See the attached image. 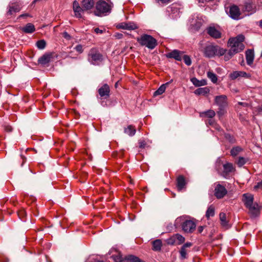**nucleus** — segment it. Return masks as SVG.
Returning a JSON list of instances; mask_svg holds the SVG:
<instances>
[{"label": "nucleus", "instance_id": "57", "mask_svg": "<svg viewBox=\"0 0 262 262\" xmlns=\"http://www.w3.org/2000/svg\"><path fill=\"white\" fill-rule=\"evenodd\" d=\"M29 16V14L28 13H25V14H21L19 16V17H27Z\"/></svg>", "mask_w": 262, "mask_h": 262}, {"label": "nucleus", "instance_id": "39", "mask_svg": "<svg viewBox=\"0 0 262 262\" xmlns=\"http://www.w3.org/2000/svg\"><path fill=\"white\" fill-rule=\"evenodd\" d=\"M174 237L177 241V245H180L183 243L185 241V238L179 234H174Z\"/></svg>", "mask_w": 262, "mask_h": 262}, {"label": "nucleus", "instance_id": "29", "mask_svg": "<svg viewBox=\"0 0 262 262\" xmlns=\"http://www.w3.org/2000/svg\"><path fill=\"white\" fill-rule=\"evenodd\" d=\"M152 249L155 251H159L162 247V241L161 239H156L152 242Z\"/></svg>", "mask_w": 262, "mask_h": 262}, {"label": "nucleus", "instance_id": "20", "mask_svg": "<svg viewBox=\"0 0 262 262\" xmlns=\"http://www.w3.org/2000/svg\"><path fill=\"white\" fill-rule=\"evenodd\" d=\"M52 56L51 54H45L38 59V62L42 65H46L50 62Z\"/></svg>", "mask_w": 262, "mask_h": 262}, {"label": "nucleus", "instance_id": "25", "mask_svg": "<svg viewBox=\"0 0 262 262\" xmlns=\"http://www.w3.org/2000/svg\"><path fill=\"white\" fill-rule=\"evenodd\" d=\"M244 198V203L246 207L251 205L253 203V195L250 194H244L243 195Z\"/></svg>", "mask_w": 262, "mask_h": 262}, {"label": "nucleus", "instance_id": "42", "mask_svg": "<svg viewBox=\"0 0 262 262\" xmlns=\"http://www.w3.org/2000/svg\"><path fill=\"white\" fill-rule=\"evenodd\" d=\"M225 139L231 143H234L235 142V139L232 135L226 134L225 135Z\"/></svg>", "mask_w": 262, "mask_h": 262}, {"label": "nucleus", "instance_id": "16", "mask_svg": "<svg viewBox=\"0 0 262 262\" xmlns=\"http://www.w3.org/2000/svg\"><path fill=\"white\" fill-rule=\"evenodd\" d=\"M95 4L94 0H82L81 1V6L85 11L91 12V10L95 7Z\"/></svg>", "mask_w": 262, "mask_h": 262}, {"label": "nucleus", "instance_id": "51", "mask_svg": "<svg viewBox=\"0 0 262 262\" xmlns=\"http://www.w3.org/2000/svg\"><path fill=\"white\" fill-rule=\"evenodd\" d=\"M251 7H252V6H251V4L250 3H247L245 5V8L248 11H250V9L251 8Z\"/></svg>", "mask_w": 262, "mask_h": 262}, {"label": "nucleus", "instance_id": "26", "mask_svg": "<svg viewBox=\"0 0 262 262\" xmlns=\"http://www.w3.org/2000/svg\"><path fill=\"white\" fill-rule=\"evenodd\" d=\"M172 81V80L169 82H166V83L161 85L159 88L154 92V96L162 94L165 92L166 86L168 85Z\"/></svg>", "mask_w": 262, "mask_h": 262}, {"label": "nucleus", "instance_id": "35", "mask_svg": "<svg viewBox=\"0 0 262 262\" xmlns=\"http://www.w3.org/2000/svg\"><path fill=\"white\" fill-rule=\"evenodd\" d=\"M243 149L239 146L234 147L231 149L230 151L231 155L233 157H235Z\"/></svg>", "mask_w": 262, "mask_h": 262}, {"label": "nucleus", "instance_id": "18", "mask_svg": "<svg viewBox=\"0 0 262 262\" xmlns=\"http://www.w3.org/2000/svg\"><path fill=\"white\" fill-rule=\"evenodd\" d=\"M186 185L185 178L182 175L179 176L177 178V187L179 191L182 190Z\"/></svg>", "mask_w": 262, "mask_h": 262}, {"label": "nucleus", "instance_id": "23", "mask_svg": "<svg viewBox=\"0 0 262 262\" xmlns=\"http://www.w3.org/2000/svg\"><path fill=\"white\" fill-rule=\"evenodd\" d=\"M246 59L247 63L250 66L253 63L254 60V52L252 50H248L246 52Z\"/></svg>", "mask_w": 262, "mask_h": 262}, {"label": "nucleus", "instance_id": "9", "mask_svg": "<svg viewBox=\"0 0 262 262\" xmlns=\"http://www.w3.org/2000/svg\"><path fill=\"white\" fill-rule=\"evenodd\" d=\"M226 12L229 16L232 19L237 20L240 18L241 13L239 9L235 5L231 6L229 8V11L227 9Z\"/></svg>", "mask_w": 262, "mask_h": 262}, {"label": "nucleus", "instance_id": "33", "mask_svg": "<svg viewBox=\"0 0 262 262\" xmlns=\"http://www.w3.org/2000/svg\"><path fill=\"white\" fill-rule=\"evenodd\" d=\"M112 257L115 262H126V256L123 258L120 253L117 255H113Z\"/></svg>", "mask_w": 262, "mask_h": 262}, {"label": "nucleus", "instance_id": "22", "mask_svg": "<svg viewBox=\"0 0 262 262\" xmlns=\"http://www.w3.org/2000/svg\"><path fill=\"white\" fill-rule=\"evenodd\" d=\"M20 9V6L18 4H12L11 5H10L9 7V10L7 13L11 15L19 12Z\"/></svg>", "mask_w": 262, "mask_h": 262}, {"label": "nucleus", "instance_id": "34", "mask_svg": "<svg viewBox=\"0 0 262 262\" xmlns=\"http://www.w3.org/2000/svg\"><path fill=\"white\" fill-rule=\"evenodd\" d=\"M214 207L212 205L210 206L206 212V217L209 219L211 216H213L214 215Z\"/></svg>", "mask_w": 262, "mask_h": 262}, {"label": "nucleus", "instance_id": "4", "mask_svg": "<svg viewBox=\"0 0 262 262\" xmlns=\"http://www.w3.org/2000/svg\"><path fill=\"white\" fill-rule=\"evenodd\" d=\"M137 40L142 46H145L150 49H153L157 46L156 39L150 35L143 34L137 38Z\"/></svg>", "mask_w": 262, "mask_h": 262}, {"label": "nucleus", "instance_id": "46", "mask_svg": "<svg viewBox=\"0 0 262 262\" xmlns=\"http://www.w3.org/2000/svg\"><path fill=\"white\" fill-rule=\"evenodd\" d=\"M253 189L254 190H257L258 189L262 190V181L258 182L257 184L254 186Z\"/></svg>", "mask_w": 262, "mask_h": 262}, {"label": "nucleus", "instance_id": "2", "mask_svg": "<svg viewBox=\"0 0 262 262\" xmlns=\"http://www.w3.org/2000/svg\"><path fill=\"white\" fill-rule=\"evenodd\" d=\"M112 7L113 4L110 0H98L95 4L94 14L99 17L107 15L111 12Z\"/></svg>", "mask_w": 262, "mask_h": 262}, {"label": "nucleus", "instance_id": "30", "mask_svg": "<svg viewBox=\"0 0 262 262\" xmlns=\"http://www.w3.org/2000/svg\"><path fill=\"white\" fill-rule=\"evenodd\" d=\"M209 92V89L207 87L200 88L195 90L194 92V94L198 95H204Z\"/></svg>", "mask_w": 262, "mask_h": 262}, {"label": "nucleus", "instance_id": "54", "mask_svg": "<svg viewBox=\"0 0 262 262\" xmlns=\"http://www.w3.org/2000/svg\"><path fill=\"white\" fill-rule=\"evenodd\" d=\"M204 229V226H199L198 228V231L199 233H201Z\"/></svg>", "mask_w": 262, "mask_h": 262}, {"label": "nucleus", "instance_id": "61", "mask_svg": "<svg viewBox=\"0 0 262 262\" xmlns=\"http://www.w3.org/2000/svg\"><path fill=\"white\" fill-rule=\"evenodd\" d=\"M94 262H103V261H101V260H95Z\"/></svg>", "mask_w": 262, "mask_h": 262}, {"label": "nucleus", "instance_id": "44", "mask_svg": "<svg viewBox=\"0 0 262 262\" xmlns=\"http://www.w3.org/2000/svg\"><path fill=\"white\" fill-rule=\"evenodd\" d=\"M18 216L21 219L23 220L24 217L26 215V212L24 209L20 210L18 211Z\"/></svg>", "mask_w": 262, "mask_h": 262}, {"label": "nucleus", "instance_id": "36", "mask_svg": "<svg viewBox=\"0 0 262 262\" xmlns=\"http://www.w3.org/2000/svg\"><path fill=\"white\" fill-rule=\"evenodd\" d=\"M220 219L221 222V224L223 226L226 227L228 225L227 221L226 220V214L223 212L220 214Z\"/></svg>", "mask_w": 262, "mask_h": 262}, {"label": "nucleus", "instance_id": "17", "mask_svg": "<svg viewBox=\"0 0 262 262\" xmlns=\"http://www.w3.org/2000/svg\"><path fill=\"white\" fill-rule=\"evenodd\" d=\"M191 246L192 244L191 243H186L183 245L180 250L181 259H184L187 258L188 250L187 249Z\"/></svg>", "mask_w": 262, "mask_h": 262}, {"label": "nucleus", "instance_id": "64", "mask_svg": "<svg viewBox=\"0 0 262 262\" xmlns=\"http://www.w3.org/2000/svg\"><path fill=\"white\" fill-rule=\"evenodd\" d=\"M261 262H262V260L261 261Z\"/></svg>", "mask_w": 262, "mask_h": 262}, {"label": "nucleus", "instance_id": "12", "mask_svg": "<svg viewBox=\"0 0 262 262\" xmlns=\"http://www.w3.org/2000/svg\"><path fill=\"white\" fill-rule=\"evenodd\" d=\"M246 207L248 209L249 213L251 217H255L259 214L260 207L257 203H254Z\"/></svg>", "mask_w": 262, "mask_h": 262}, {"label": "nucleus", "instance_id": "27", "mask_svg": "<svg viewBox=\"0 0 262 262\" xmlns=\"http://www.w3.org/2000/svg\"><path fill=\"white\" fill-rule=\"evenodd\" d=\"M215 115V112L212 110H209L206 111L202 112L200 113V116L201 117H208L212 118Z\"/></svg>", "mask_w": 262, "mask_h": 262}, {"label": "nucleus", "instance_id": "32", "mask_svg": "<svg viewBox=\"0 0 262 262\" xmlns=\"http://www.w3.org/2000/svg\"><path fill=\"white\" fill-rule=\"evenodd\" d=\"M126 262H145L138 257L134 255L126 256Z\"/></svg>", "mask_w": 262, "mask_h": 262}, {"label": "nucleus", "instance_id": "31", "mask_svg": "<svg viewBox=\"0 0 262 262\" xmlns=\"http://www.w3.org/2000/svg\"><path fill=\"white\" fill-rule=\"evenodd\" d=\"M191 81L193 83V84L196 86H201L207 84V81L205 79L199 80L196 78H193L191 79Z\"/></svg>", "mask_w": 262, "mask_h": 262}, {"label": "nucleus", "instance_id": "59", "mask_svg": "<svg viewBox=\"0 0 262 262\" xmlns=\"http://www.w3.org/2000/svg\"><path fill=\"white\" fill-rule=\"evenodd\" d=\"M259 26L260 27H262V19L260 20L259 21Z\"/></svg>", "mask_w": 262, "mask_h": 262}, {"label": "nucleus", "instance_id": "37", "mask_svg": "<svg viewBox=\"0 0 262 262\" xmlns=\"http://www.w3.org/2000/svg\"><path fill=\"white\" fill-rule=\"evenodd\" d=\"M207 76L210 79L211 81L215 83L217 82V78L216 75L213 73L212 72L209 71L207 72Z\"/></svg>", "mask_w": 262, "mask_h": 262}, {"label": "nucleus", "instance_id": "45", "mask_svg": "<svg viewBox=\"0 0 262 262\" xmlns=\"http://www.w3.org/2000/svg\"><path fill=\"white\" fill-rule=\"evenodd\" d=\"M74 49L79 53H82L83 51V47L81 45H78Z\"/></svg>", "mask_w": 262, "mask_h": 262}, {"label": "nucleus", "instance_id": "5", "mask_svg": "<svg viewBox=\"0 0 262 262\" xmlns=\"http://www.w3.org/2000/svg\"><path fill=\"white\" fill-rule=\"evenodd\" d=\"M88 60L93 65H99L103 60V55L97 49L93 48L89 52Z\"/></svg>", "mask_w": 262, "mask_h": 262}, {"label": "nucleus", "instance_id": "10", "mask_svg": "<svg viewBox=\"0 0 262 262\" xmlns=\"http://www.w3.org/2000/svg\"><path fill=\"white\" fill-rule=\"evenodd\" d=\"M73 9L74 12V16L78 18L82 17V13L85 11L82 6H80L79 3L77 1H74L73 3Z\"/></svg>", "mask_w": 262, "mask_h": 262}, {"label": "nucleus", "instance_id": "63", "mask_svg": "<svg viewBox=\"0 0 262 262\" xmlns=\"http://www.w3.org/2000/svg\"><path fill=\"white\" fill-rule=\"evenodd\" d=\"M115 86H117V83H116Z\"/></svg>", "mask_w": 262, "mask_h": 262}, {"label": "nucleus", "instance_id": "50", "mask_svg": "<svg viewBox=\"0 0 262 262\" xmlns=\"http://www.w3.org/2000/svg\"><path fill=\"white\" fill-rule=\"evenodd\" d=\"M63 37L64 38H65L66 39H67L68 40L71 39V36L67 32H64L63 33Z\"/></svg>", "mask_w": 262, "mask_h": 262}, {"label": "nucleus", "instance_id": "55", "mask_svg": "<svg viewBox=\"0 0 262 262\" xmlns=\"http://www.w3.org/2000/svg\"><path fill=\"white\" fill-rule=\"evenodd\" d=\"M239 105H243V106L246 107L248 106V104L245 102H239L238 103Z\"/></svg>", "mask_w": 262, "mask_h": 262}, {"label": "nucleus", "instance_id": "58", "mask_svg": "<svg viewBox=\"0 0 262 262\" xmlns=\"http://www.w3.org/2000/svg\"><path fill=\"white\" fill-rule=\"evenodd\" d=\"M211 0H199L200 3H204L207 2H209Z\"/></svg>", "mask_w": 262, "mask_h": 262}, {"label": "nucleus", "instance_id": "11", "mask_svg": "<svg viewBox=\"0 0 262 262\" xmlns=\"http://www.w3.org/2000/svg\"><path fill=\"white\" fill-rule=\"evenodd\" d=\"M206 31L207 34L213 38L219 39L221 38V32L214 26H209L207 27Z\"/></svg>", "mask_w": 262, "mask_h": 262}, {"label": "nucleus", "instance_id": "15", "mask_svg": "<svg viewBox=\"0 0 262 262\" xmlns=\"http://www.w3.org/2000/svg\"><path fill=\"white\" fill-rule=\"evenodd\" d=\"M234 170L235 168L232 163H226L223 165V171L222 172V176L225 178H227L229 173Z\"/></svg>", "mask_w": 262, "mask_h": 262}, {"label": "nucleus", "instance_id": "8", "mask_svg": "<svg viewBox=\"0 0 262 262\" xmlns=\"http://www.w3.org/2000/svg\"><path fill=\"white\" fill-rule=\"evenodd\" d=\"M183 230L186 233L193 232L196 228V224L193 220H186L182 224Z\"/></svg>", "mask_w": 262, "mask_h": 262}, {"label": "nucleus", "instance_id": "47", "mask_svg": "<svg viewBox=\"0 0 262 262\" xmlns=\"http://www.w3.org/2000/svg\"><path fill=\"white\" fill-rule=\"evenodd\" d=\"M254 111L257 112L258 114H262V105L254 108Z\"/></svg>", "mask_w": 262, "mask_h": 262}, {"label": "nucleus", "instance_id": "62", "mask_svg": "<svg viewBox=\"0 0 262 262\" xmlns=\"http://www.w3.org/2000/svg\"><path fill=\"white\" fill-rule=\"evenodd\" d=\"M209 123H210V124H211L212 122H211V121H210Z\"/></svg>", "mask_w": 262, "mask_h": 262}, {"label": "nucleus", "instance_id": "60", "mask_svg": "<svg viewBox=\"0 0 262 262\" xmlns=\"http://www.w3.org/2000/svg\"><path fill=\"white\" fill-rule=\"evenodd\" d=\"M144 145V144L143 143H141L140 147H143Z\"/></svg>", "mask_w": 262, "mask_h": 262}, {"label": "nucleus", "instance_id": "13", "mask_svg": "<svg viewBox=\"0 0 262 262\" xmlns=\"http://www.w3.org/2000/svg\"><path fill=\"white\" fill-rule=\"evenodd\" d=\"M183 52L178 50H173L170 52L166 54V57L168 58H173L177 61H181L182 59V55Z\"/></svg>", "mask_w": 262, "mask_h": 262}, {"label": "nucleus", "instance_id": "21", "mask_svg": "<svg viewBox=\"0 0 262 262\" xmlns=\"http://www.w3.org/2000/svg\"><path fill=\"white\" fill-rule=\"evenodd\" d=\"M117 27L119 29H122L125 30H134L137 28L136 25L132 23H122L118 24Z\"/></svg>", "mask_w": 262, "mask_h": 262}, {"label": "nucleus", "instance_id": "41", "mask_svg": "<svg viewBox=\"0 0 262 262\" xmlns=\"http://www.w3.org/2000/svg\"><path fill=\"white\" fill-rule=\"evenodd\" d=\"M182 58L183 59L184 62L187 66H190L191 64V60L190 57L187 55H182Z\"/></svg>", "mask_w": 262, "mask_h": 262}, {"label": "nucleus", "instance_id": "7", "mask_svg": "<svg viewBox=\"0 0 262 262\" xmlns=\"http://www.w3.org/2000/svg\"><path fill=\"white\" fill-rule=\"evenodd\" d=\"M227 193L226 188L221 184L217 183L215 184L214 190V195L218 199L223 198Z\"/></svg>", "mask_w": 262, "mask_h": 262}, {"label": "nucleus", "instance_id": "24", "mask_svg": "<svg viewBox=\"0 0 262 262\" xmlns=\"http://www.w3.org/2000/svg\"><path fill=\"white\" fill-rule=\"evenodd\" d=\"M21 30L26 33H32L35 31V28L34 25L28 23L25 27H22Z\"/></svg>", "mask_w": 262, "mask_h": 262}, {"label": "nucleus", "instance_id": "14", "mask_svg": "<svg viewBox=\"0 0 262 262\" xmlns=\"http://www.w3.org/2000/svg\"><path fill=\"white\" fill-rule=\"evenodd\" d=\"M101 97L106 99L110 96V89L108 84H104L98 90Z\"/></svg>", "mask_w": 262, "mask_h": 262}, {"label": "nucleus", "instance_id": "28", "mask_svg": "<svg viewBox=\"0 0 262 262\" xmlns=\"http://www.w3.org/2000/svg\"><path fill=\"white\" fill-rule=\"evenodd\" d=\"M124 132L128 136H133L136 134V129L134 126L129 125L127 127L124 128Z\"/></svg>", "mask_w": 262, "mask_h": 262}, {"label": "nucleus", "instance_id": "38", "mask_svg": "<svg viewBox=\"0 0 262 262\" xmlns=\"http://www.w3.org/2000/svg\"><path fill=\"white\" fill-rule=\"evenodd\" d=\"M36 45L38 49L42 50L44 49L46 46V42L43 39L39 40L36 42Z\"/></svg>", "mask_w": 262, "mask_h": 262}, {"label": "nucleus", "instance_id": "1", "mask_svg": "<svg viewBox=\"0 0 262 262\" xmlns=\"http://www.w3.org/2000/svg\"><path fill=\"white\" fill-rule=\"evenodd\" d=\"M245 37L243 35H239L234 38L229 39L228 45L230 48L227 54H224V59L226 61L229 60L234 54L242 51L245 46L243 44Z\"/></svg>", "mask_w": 262, "mask_h": 262}, {"label": "nucleus", "instance_id": "19", "mask_svg": "<svg viewBox=\"0 0 262 262\" xmlns=\"http://www.w3.org/2000/svg\"><path fill=\"white\" fill-rule=\"evenodd\" d=\"M239 77L249 78L250 75L244 71H234L230 74V77L232 80H234Z\"/></svg>", "mask_w": 262, "mask_h": 262}, {"label": "nucleus", "instance_id": "6", "mask_svg": "<svg viewBox=\"0 0 262 262\" xmlns=\"http://www.w3.org/2000/svg\"><path fill=\"white\" fill-rule=\"evenodd\" d=\"M215 103L219 106L217 114L220 117H221L226 112L225 109L228 104L227 96L224 95L216 96L215 97Z\"/></svg>", "mask_w": 262, "mask_h": 262}, {"label": "nucleus", "instance_id": "3", "mask_svg": "<svg viewBox=\"0 0 262 262\" xmlns=\"http://www.w3.org/2000/svg\"><path fill=\"white\" fill-rule=\"evenodd\" d=\"M226 51V49L212 44L206 46L203 50L204 56L208 58H211L215 56H222Z\"/></svg>", "mask_w": 262, "mask_h": 262}, {"label": "nucleus", "instance_id": "43", "mask_svg": "<svg viewBox=\"0 0 262 262\" xmlns=\"http://www.w3.org/2000/svg\"><path fill=\"white\" fill-rule=\"evenodd\" d=\"M167 243L168 245H170L177 244V241H176V238L174 237V234L167 239Z\"/></svg>", "mask_w": 262, "mask_h": 262}, {"label": "nucleus", "instance_id": "53", "mask_svg": "<svg viewBox=\"0 0 262 262\" xmlns=\"http://www.w3.org/2000/svg\"><path fill=\"white\" fill-rule=\"evenodd\" d=\"M20 159L22 160V163L20 165L22 166L26 161V158L24 156L20 155Z\"/></svg>", "mask_w": 262, "mask_h": 262}, {"label": "nucleus", "instance_id": "48", "mask_svg": "<svg viewBox=\"0 0 262 262\" xmlns=\"http://www.w3.org/2000/svg\"><path fill=\"white\" fill-rule=\"evenodd\" d=\"M105 30L100 29L99 28L94 29V32L97 34H102L104 32Z\"/></svg>", "mask_w": 262, "mask_h": 262}, {"label": "nucleus", "instance_id": "49", "mask_svg": "<svg viewBox=\"0 0 262 262\" xmlns=\"http://www.w3.org/2000/svg\"><path fill=\"white\" fill-rule=\"evenodd\" d=\"M157 2H161L163 4H167L171 2L172 0H156Z\"/></svg>", "mask_w": 262, "mask_h": 262}, {"label": "nucleus", "instance_id": "40", "mask_svg": "<svg viewBox=\"0 0 262 262\" xmlns=\"http://www.w3.org/2000/svg\"><path fill=\"white\" fill-rule=\"evenodd\" d=\"M248 161V159L240 157L238 158V161H237V164L239 167L243 166Z\"/></svg>", "mask_w": 262, "mask_h": 262}, {"label": "nucleus", "instance_id": "52", "mask_svg": "<svg viewBox=\"0 0 262 262\" xmlns=\"http://www.w3.org/2000/svg\"><path fill=\"white\" fill-rule=\"evenodd\" d=\"M5 129L8 132H10L12 131V128L10 126H5Z\"/></svg>", "mask_w": 262, "mask_h": 262}, {"label": "nucleus", "instance_id": "56", "mask_svg": "<svg viewBox=\"0 0 262 262\" xmlns=\"http://www.w3.org/2000/svg\"><path fill=\"white\" fill-rule=\"evenodd\" d=\"M215 128L219 131H220L221 129V127L219 125L217 124L215 125Z\"/></svg>", "mask_w": 262, "mask_h": 262}]
</instances>
